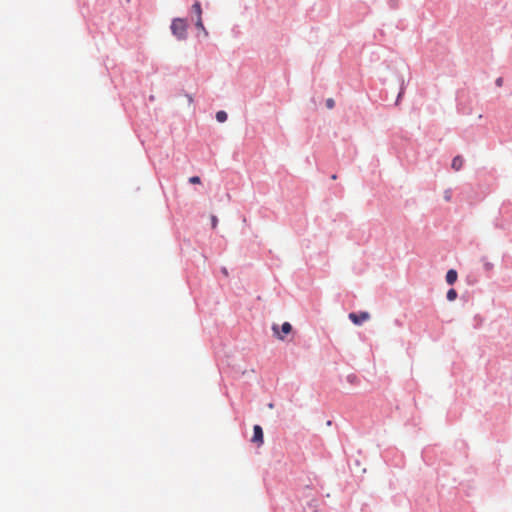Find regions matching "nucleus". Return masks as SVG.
Returning <instances> with one entry per match:
<instances>
[{
    "mask_svg": "<svg viewBox=\"0 0 512 512\" xmlns=\"http://www.w3.org/2000/svg\"><path fill=\"white\" fill-rule=\"evenodd\" d=\"M326 106L328 109H332L335 106V102L332 98L326 100Z\"/></svg>",
    "mask_w": 512,
    "mask_h": 512,
    "instance_id": "12",
    "label": "nucleus"
},
{
    "mask_svg": "<svg viewBox=\"0 0 512 512\" xmlns=\"http://www.w3.org/2000/svg\"><path fill=\"white\" fill-rule=\"evenodd\" d=\"M457 277H458V274H457V271L454 270V269H450L447 274H446V282L449 284V285H452L456 282L457 280Z\"/></svg>",
    "mask_w": 512,
    "mask_h": 512,
    "instance_id": "6",
    "label": "nucleus"
},
{
    "mask_svg": "<svg viewBox=\"0 0 512 512\" xmlns=\"http://www.w3.org/2000/svg\"><path fill=\"white\" fill-rule=\"evenodd\" d=\"M502 84H503V78H502V77L497 78V79H496V85H497L498 87H501V86H502Z\"/></svg>",
    "mask_w": 512,
    "mask_h": 512,
    "instance_id": "14",
    "label": "nucleus"
},
{
    "mask_svg": "<svg viewBox=\"0 0 512 512\" xmlns=\"http://www.w3.org/2000/svg\"><path fill=\"white\" fill-rule=\"evenodd\" d=\"M349 319L355 324V325H361L363 322L370 319V314L368 312H360V313H350Z\"/></svg>",
    "mask_w": 512,
    "mask_h": 512,
    "instance_id": "3",
    "label": "nucleus"
},
{
    "mask_svg": "<svg viewBox=\"0 0 512 512\" xmlns=\"http://www.w3.org/2000/svg\"><path fill=\"white\" fill-rule=\"evenodd\" d=\"M216 119L218 122H225L227 120V113L225 111H218L216 113Z\"/></svg>",
    "mask_w": 512,
    "mask_h": 512,
    "instance_id": "8",
    "label": "nucleus"
},
{
    "mask_svg": "<svg viewBox=\"0 0 512 512\" xmlns=\"http://www.w3.org/2000/svg\"><path fill=\"white\" fill-rule=\"evenodd\" d=\"M196 27H197L198 29L203 30V32H204V34H205V36H207V35H208V32L206 31V29H205V27H204V25H203L202 17H198V18H197V21H196Z\"/></svg>",
    "mask_w": 512,
    "mask_h": 512,
    "instance_id": "9",
    "label": "nucleus"
},
{
    "mask_svg": "<svg viewBox=\"0 0 512 512\" xmlns=\"http://www.w3.org/2000/svg\"><path fill=\"white\" fill-rule=\"evenodd\" d=\"M172 34L179 40L187 38V22L183 18H175L171 23Z\"/></svg>",
    "mask_w": 512,
    "mask_h": 512,
    "instance_id": "1",
    "label": "nucleus"
},
{
    "mask_svg": "<svg viewBox=\"0 0 512 512\" xmlns=\"http://www.w3.org/2000/svg\"><path fill=\"white\" fill-rule=\"evenodd\" d=\"M457 298V292L455 289H450L448 292H447V299L449 301H454L455 299Z\"/></svg>",
    "mask_w": 512,
    "mask_h": 512,
    "instance_id": "10",
    "label": "nucleus"
},
{
    "mask_svg": "<svg viewBox=\"0 0 512 512\" xmlns=\"http://www.w3.org/2000/svg\"><path fill=\"white\" fill-rule=\"evenodd\" d=\"M272 330L274 335L280 340L284 339L283 334H289L292 331V326L289 322H284L281 326V331L279 330V326L277 324H273Z\"/></svg>",
    "mask_w": 512,
    "mask_h": 512,
    "instance_id": "2",
    "label": "nucleus"
},
{
    "mask_svg": "<svg viewBox=\"0 0 512 512\" xmlns=\"http://www.w3.org/2000/svg\"><path fill=\"white\" fill-rule=\"evenodd\" d=\"M211 223H212V227L215 229L218 224V219L216 216H214V215L211 216Z\"/></svg>",
    "mask_w": 512,
    "mask_h": 512,
    "instance_id": "13",
    "label": "nucleus"
},
{
    "mask_svg": "<svg viewBox=\"0 0 512 512\" xmlns=\"http://www.w3.org/2000/svg\"><path fill=\"white\" fill-rule=\"evenodd\" d=\"M189 182L191 184H200L201 183V179L198 176H192V177L189 178Z\"/></svg>",
    "mask_w": 512,
    "mask_h": 512,
    "instance_id": "11",
    "label": "nucleus"
},
{
    "mask_svg": "<svg viewBox=\"0 0 512 512\" xmlns=\"http://www.w3.org/2000/svg\"><path fill=\"white\" fill-rule=\"evenodd\" d=\"M192 10L196 13L197 15V18L198 17H202V9H201V4L199 1H196L193 5H192Z\"/></svg>",
    "mask_w": 512,
    "mask_h": 512,
    "instance_id": "7",
    "label": "nucleus"
},
{
    "mask_svg": "<svg viewBox=\"0 0 512 512\" xmlns=\"http://www.w3.org/2000/svg\"><path fill=\"white\" fill-rule=\"evenodd\" d=\"M463 164H464V159L461 156L458 155V156L453 158L451 167L455 171H459L463 167Z\"/></svg>",
    "mask_w": 512,
    "mask_h": 512,
    "instance_id": "5",
    "label": "nucleus"
},
{
    "mask_svg": "<svg viewBox=\"0 0 512 512\" xmlns=\"http://www.w3.org/2000/svg\"><path fill=\"white\" fill-rule=\"evenodd\" d=\"M252 441L261 445L263 443V430L259 425H255L253 428V438Z\"/></svg>",
    "mask_w": 512,
    "mask_h": 512,
    "instance_id": "4",
    "label": "nucleus"
}]
</instances>
